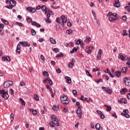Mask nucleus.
Segmentation results:
<instances>
[{
  "instance_id": "obj_44",
  "label": "nucleus",
  "mask_w": 130,
  "mask_h": 130,
  "mask_svg": "<svg viewBox=\"0 0 130 130\" xmlns=\"http://www.w3.org/2000/svg\"><path fill=\"white\" fill-rule=\"evenodd\" d=\"M26 20L27 21V22H29V23H31V22H32V19H31V18H30V17L27 16L26 17Z\"/></svg>"
},
{
  "instance_id": "obj_30",
  "label": "nucleus",
  "mask_w": 130,
  "mask_h": 130,
  "mask_svg": "<svg viewBox=\"0 0 130 130\" xmlns=\"http://www.w3.org/2000/svg\"><path fill=\"white\" fill-rule=\"evenodd\" d=\"M88 99L87 98H85L84 95H81V98H80V100L82 101H86Z\"/></svg>"
},
{
  "instance_id": "obj_57",
  "label": "nucleus",
  "mask_w": 130,
  "mask_h": 130,
  "mask_svg": "<svg viewBox=\"0 0 130 130\" xmlns=\"http://www.w3.org/2000/svg\"><path fill=\"white\" fill-rule=\"evenodd\" d=\"M76 62V60H75V58H72L71 63H73L74 64Z\"/></svg>"
},
{
  "instance_id": "obj_51",
  "label": "nucleus",
  "mask_w": 130,
  "mask_h": 130,
  "mask_svg": "<svg viewBox=\"0 0 130 130\" xmlns=\"http://www.w3.org/2000/svg\"><path fill=\"white\" fill-rule=\"evenodd\" d=\"M5 25L4 24H0V31H2L4 29Z\"/></svg>"
},
{
  "instance_id": "obj_62",
  "label": "nucleus",
  "mask_w": 130,
  "mask_h": 130,
  "mask_svg": "<svg viewBox=\"0 0 130 130\" xmlns=\"http://www.w3.org/2000/svg\"><path fill=\"white\" fill-rule=\"evenodd\" d=\"M125 9L127 10V12H128L129 10H130V7L128 6H126L125 7Z\"/></svg>"
},
{
  "instance_id": "obj_31",
  "label": "nucleus",
  "mask_w": 130,
  "mask_h": 130,
  "mask_svg": "<svg viewBox=\"0 0 130 130\" xmlns=\"http://www.w3.org/2000/svg\"><path fill=\"white\" fill-rule=\"evenodd\" d=\"M120 99L122 103H123L124 104H126L127 103V101H126V100L123 98H121Z\"/></svg>"
},
{
  "instance_id": "obj_53",
  "label": "nucleus",
  "mask_w": 130,
  "mask_h": 130,
  "mask_svg": "<svg viewBox=\"0 0 130 130\" xmlns=\"http://www.w3.org/2000/svg\"><path fill=\"white\" fill-rule=\"evenodd\" d=\"M85 52H87V53H88V54H91V53H92V50H88L87 51L86 50H85Z\"/></svg>"
},
{
  "instance_id": "obj_45",
  "label": "nucleus",
  "mask_w": 130,
  "mask_h": 130,
  "mask_svg": "<svg viewBox=\"0 0 130 130\" xmlns=\"http://www.w3.org/2000/svg\"><path fill=\"white\" fill-rule=\"evenodd\" d=\"M123 112L124 114H128V110L124 109L123 110Z\"/></svg>"
},
{
  "instance_id": "obj_18",
  "label": "nucleus",
  "mask_w": 130,
  "mask_h": 130,
  "mask_svg": "<svg viewBox=\"0 0 130 130\" xmlns=\"http://www.w3.org/2000/svg\"><path fill=\"white\" fill-rule=\"evenodd\" d=\"M126 92H127V89H126L125 88H122V89H121L120 90V93L122 95H124V94H125Z\"/></svg>"
},
{
  "instance_id": "obj_5",
  "label": "nucleus",
  "mask_w": 130,
  "mask_h": 130,
  "mask_svg": "<svg viewBox=\"0 0 130 130\" xmlns=\"http://www.w3.org/2000/svg\"><path fill=\"white\" fill-rule=\"evenodd\" d=\"M76 113L79 118H82L83 117V112H82V109H81V107H78L76 111Z\"/></svg>"
},
{
  "instance_id": "obj_6",
  "label": "nucleus",
  "mask_w": 130,
  "mask_h": 130,
  "mask_svg": "<svg viewBox=\"0 0 130 130\" xmlns=\"http://www.w3.org/2000/svg\"><path fill=\"white\" fill-rule=\"evenodd\" d=\"M13 82L12 81H5L4 83V87L6 88H8V87L13 85Z\"/></svg>"
},
{
  "instance_id": "obj_34",
  "label": "nucleus",
  "mask_w": 130,
  "mask_h": 130,
  "mask_svg": "<svg viewBox=\"0 0 130 130\" xmlns=\"http://www.w3.org/2000/svg\"><path fill=\"white\" fill-rule=\"evenodd\" d=\"M61 56H63V54H62L61 52H60L56 55V57H61Z\"/></svg>"
},
{
  "instance_id": "obj_15",
  "label": "nucleus",
  "mask_w": 130,
  "mask_h": 130,
  "mask_svg": "<svg viewBox=\"0 0 130 130\" xmlns=\"http://www.w3.org/2000/svg\"><path fill=\"white\" fill-rule=\"evenodd\" d=\"M16 52L17 53H18V54H20L21 52V45H20L19 44H18L17 46Z\"/></svg>"
},
{
  "instance_id": "obj_29",
  "label": "nucleus",
  "mask_w": 130,
  "mask_h": 130,
  "mask_svg": "<svg viewBox=\"0 0 130 130\" xmlns=\"http://www.w3.org/2000/svg\"><path fill=\"white\" fill-rule=\"evenodd\" d=\"M19 101L21 102V103L22 105H23L24 106H25V101H24V100H23V99L20 98H19Z\"/></svg>"
},
{
  "instance_id": "obj_19",
  "label": "nucleus",
  "mask_w": 130,
  "mask_h": 130,
  "mask_svg": "<svg viewBox=\"0 0 130 130\" xmlns=\"http://www.w3.org/2000/svg\"><path fill=\"white\" fill-rule=\"evenodd\" d=\"M118 58L119 59H121L122 61H123L125 59V58L123 55H121V53L119 54Z\"/></svg>"
},
{
  "instance_id": "obj_3",
  "label": "nucleus",
  "mask_w": 130,
  "mask_h": 130,
  "mask_svg": "<svg viewBox=\"0 0 130 130\" xmlns=\"http://www.w3.org/2000/svg\"><path fill=\"white\" fill-rule=\"evenodd\" d=\"M0 94L2 97L5 100H8L9 99V94L8 92L6 91L5 89L0 90Z\"/></svg>"
},
{
  "instance_id": "obj_12",
  "label": "nucleus",
  "mask_w": 130,
  "mask_h": 130,
  "mask_svg": "<svg viewBox=\"0 0 130 130\" xmlns=\"http://www.w3.org/2000/svg\"><path fill=\"white\" fill-rule=\"evenodd\" d=\"M115 8H120V3H119V0H115V3L113 4Z\"/></svg>"
},
{
  "instance_id": "obj_26",
  "label": "nucleus",
  "mask_w": 130,
  "mask_h": 130,
  "mask_svg": "<svg viewBox=\"0 0 130 130\" xmlns=\"http://www.w3.org/2000/svg\"><path fill=\"white\" fill-rule=\"evenodd\" d=\"M127 70H128L127 67H123L122 69L121 72H122V73L125 74L126 73V71H127Z\"/></svg>"
},
{
  "instance_id": "obj_16",
  "label": "nucleus",
  "mask_w": 130,
  "mask_h": 130,
  "mask_svg": "<svg viewBox=\"0 0 130 130\" xmlns=\"http://www.w3.org/2000/svg\"><path fill=\"white\" fill-rule=\"evenodd\" d=\"M66 79V83L67 84H71L72 83V79L69 76H66L64 78Z\"/></svg>"
},
{
  "instance_id": "obj_4",
  "label": "nucleus",
  "mask_w": 130,
  "mask_h": 130,
  "mask_svg": "<svg viewBox=\"0 0 130 130\" xmlns=\"http://www.w3.org/2000/svg\"><path fill=\"white\" fill-rule=\"evenodd\" d=\"M60 100L63 104H69L70 103V99L65 95L61 96Z\"/></svg>"
},
{
  "instance_id": "obj_64",
  "label": "nucleus",
  "mask_w": 130,
  "mask_h": 130,
  "mask_svg": "<svg viewBox=\"0 0 130 130\" xmlns=\"http://www.w3.org/2000/svg\"><path fill=\"white\" fill-rule=\"evenodd\" d=\"M126 64L128 65V68H130V61H127Z\"/></svg>"
},
{
  "instance_id": "obj_11",
  "label": "nucleus",
  "mask_w": 130,
  "mask_h": 130,
  "mask_svg": "<svg viewBox=\"0 0 130 130\" xmlns=\"http://www.w3.org/2000/svg\"><path fill=\"white\" fill-rule=\"evenodd\" d=\"M102 90H104V91H106L107 93H108V94H111L112 93V91L111 89H110L109 88L107 87L106 88V87L103 86L102 87Z\"/></svg>"
},
{
  "instance_id": "obj_56",
  "label": "nucleus",
  "mask_w": 130,
  "mask_h": 130,
  "mask_svg": "<svg viewBox=\"0 0 130 130\" xmlns=\"http://www.w3.org/2000/svg\"><path fill=\"white\" fill-rule=\"evenodd\" d=\"M43 75H44V76H48V72H46V71H44L43 72Z\"/></svg>"
},
{
  "instance_id": "obj_47",
  "label": "nucleus",
  "mask_w": 130,
  "mask_h": 130,
  "mask_svg": "<svg viewBox=\"0 0 130 130\" xmlns=\"http://www.w3.org/2000/svg\"><path fill=\"white\" fill-rule=\"evenodd\" d=\"M99 71V69L97 68H95L92 69V72H93V73H96V72H98Z\"/></svg>"
},
{
  "instance_id": "obj_36",
  "label": "nucleus",
  "mask_w": 130,
  "mask_h": 130,
  "mask_svg": "<svg viewBox=\"0 0 130 130\" xmlns=\"http://www.w3.org/2000/svg\"><path fill=\"white\" fill-rule=\"evenodd\" d=\"M121 115H123L124 116H125L126 118H129V117H130L129 115H128L127 114H124L123 113H121Z\"/></svg>"
},
{
  "instance_id": "obj_17",
  "label": "nucleus",
  "mask_w": 130,
  "mask_h": 130,
  "mask_svg": "<svg viewBox=\"0 0 130 130\" xmlns=\"http://www.w3.org/2000/svg\"><path fill=\"white\" fill-rule=\"evenodd\" d=\"M60 19L61 20L62 23H67V20H68V19L66 17V16L61 15Z\"/></svg>"
},
{
  "instance_id": "obj_32",
  "label": "nucleus",
  "mask_w": 130,
  "mask_h": 130,
  "mask_svg": "<svg viewBox=\"0 0 130 130\" xmlns=\"http://www.w3.org/2000/svg\"><path fill=\"white\" fill-rule=\"evenodd\" d=\"M50 41L52 44H55V43H56V41H55V40L53 39V38H52L50 39Z\"/></svg>"
},
{
  "instance_id": "obj_50",
  "label": "nucleus",
  "mask_w": 130,
  "mask_h": 130,
  "mask_svg": "<svg viewBox=\"0 0 130 130\" xmlns=\"http://www.w3.org/2000/svg\"><path fill=\"white\" fill-rule=\"evenodd\" d=\"M10 119L11 121H13V120H14V115L13 114H11L10 115Z\"/></svg>"
},
{
  "instance_id": "obj_59",
  "label": "nucleus",
  "mask_w": 130,
  "mask_h": 130,
  "mask_svg": "<svg viewBox=\"0 0 130 130\" xmlns=\"http://www.w3.org/2000/svg\"><path fill=\"white\" fill-rule=\"evenodd\" d=\"M105 73H106V74H109V73H110V70H109V68H107L105 71Z\"/></svg>"
},
{
  "instance_id": "obj_14",
  "label": "nucleus",
  "mask_w": 130,
  "mask_h": 130,
  "mask_svg": "<svg viewBox=\"0 0 130 130\" xmlns=\"http://www.w3.org/2000/svg\"><path fill=\"white\" fill-rule=\"evenodd\" d=\"M2 60H3V61H6V60H7V61H11V58H10L9 56H3L2 57Z\"/></svg>"
},
{
  "instance_id": "obj_41",
  "label": "nucleus",
  "mask_w": 130,
  "mask_h": 130,
  "mask_svg": "<svg viewBox=\"0 0 130 130\" xmlns=\"http://www.w3.org/2000/svg\"><path fill=\"white\" fill-rule=\"evenodd\" d=\"M74 63L70 62L69 65H68L69 68V69H73V68H74Z\"/></svg>"
},
{
  "instance_id": "obj_27",
  "label": "nucleus",
  "mask_w": 130,
  "mask_h": 130,
  "mask_svg": "<svg viewBox=\"0 0 130 130\" xmlns=\"http://www.w3.org/2000/svg\"><path fill=\"white\" fill-rule=\"evenodd\" d=\"M85 72L87 76H88V77H90V78H93V76L92 75V74H90V72H89L88 70H86Z\"/></svg>"
},
{
  "instance_id": "obj_54",
  "label": "nucleus",
  "mask_w": 130,
  "mask_h": 130,
  "mask_svg": "<svg viewBox=\"0 0 130 130\" xmlns=\"http://www.w3.org/2000/svg\"><path fill=\"white\" fill-rule=\"evenodd\" d=\"M122 19L123 21H126V20H127V18L126 17V16H122Z\"/></svg>"
},
{
  "instance_id": "obj_63",
  "label": "nucleus",
  "mask_w": 130,
  "mask_h": 130,
  "mask_svg": "<svg viewBox=\"0 0 130 130\" xmlns=\"http://www.w3.org/2000/svg\"><path fill=\"white\" fill-rule=\"evenodd\" d=\"M95 82H96V83H98V84H99V83H100V82H102V79H100L98 80H95Z\"/></svg>"
},
{
  "instance_id": "obj_43",
  "label": "nucleus",
  "mask_w": 130,
  "mask_h": 130,
  "mask_svg": "<svg viewBox=\"0 0 130 130\" xmlns=\"http://www.w3.org/2000/svg\"><path fill=\"white\" fill-rule=\"evenodd\" d=\"M72 93L74 96H77V95H78V92H77V90H73Z\"/></svg>"
},
{
  "instance_id": "obj_58",
  "label": "nucleus",
  "mask_w": 130,
  "mask_h": 130,
  "mask_svg": "<svg viewBox=\"0 0 130 130\" xmlns=\"http://www.w3.org/2000/svg\"><path fill=\"white\" fill-rule=\"evenodd\" d=\"M97 59H98L99 60H100V59H101V55L98 54L97 55L96 57Z\"/></svg>"
},
{
  "instance_id": "obj_8",
  "label": "nucleus",
  "mask_w": 130,
  "mask_h": 130,
  "mask_svg": "<svg viewBox=\"0 0 130 130\" xmlns=\"http://www.w3.org/2000/svg\"><path fill=\"white\" fill-rule=\"evenodd\" d=\"M46 15H47V18H45L44 19V21H45L46 22H47L48 24L51 23V20L49 18H50V14L47 13H46Z\"/></svg>"
},
{
  "instance_id": "obj_38",
  "label": "nucleus",
  "mask_w": 130,
  "mask_h": 130,
  "mask_svg": "<svg viewBox=\"0 0 130 130\" xmlns=\"http://www.w3.org/2000/svg\"><path fill=\"white\" fill-rule=\"evenodd\" d=\"M1 21L5 24V25H8V24H9V21L3 19V18H1Z\"/></svg>"
},
{
  "instance_id": "obj_37",
  "label": "nucleus",
  "mask_w": 130,
  "mask_h": 130,
  "mask_svg": "<svg viewBox=\"0 0 130 130\" xmlns=\"http://www.w3.org/2000/svg\"><path fill=\"white\" fill-rule=\"evenodd\" d=\"M82 42H83V41H82L81 39H78L76 42V44H77V45H79V44H81Z\"/></svg>"
},
{
  "instance_id": "obj_46",
  "label": "nucleus",
  "mask_w": 130,
  "mask_h": 130,
  "mask_svg": "<svg viewBox=\"0 0 130 130\" xmlns=\"http://www.w3.org/2000/svg\"><path fill=\"white\" fill-rule=\"evenodd\" d=\"M72 29H68L67 30L66 33H67V34H69V35H71V34H72Z\"/></svg>"
},
{
  "instance_id": "obj_2",
  "label": "nucleus",
  "mask_w": 130,
  "mask_h": 130,
  "mask_svg": "<svg viewBox=\"0 0 130 130\" xmlns=\"http://www.w3.org/2000/svg\"><path fill=\"white\" fill-rule=\"evenodd\" d=\"M16 5H17V2H16L15 0H10L9 6H5V8H7V9H8L9 10H12L13 8L16 7Z\"/></svg>"
},
{
  "instance_id": "obj_28",
  "label": "nucleus",
  "mask_w": 130,
  "mask_h": 130,
  "mask_svg": "<svg viewBox=\"0 0 130 130\" xmlns=\"http://www.w3.org/2000/svg\"><path fill=\"white\" fill-rule=\"evenodd\" d=\"M91 41V38L89 37H86L85 39V42L86 43H89Z\"/></svg>"
},
{
  "instance_id": "obj_61",
  "label": "nucleus",
  "mask_w": 130,
  "mask_h": 130,
  "mask_svg": "<svg viewBox=\"0 0 130 130\" xmlns=\"http://www.w3.org/2000/svg\"><path fill=\"white\" fill-rule=\"evenodd\" d=\"M39 42H43V41H45V40H44V39L41 38L39 40Z\"/></svg>"
},
{
  "instance_id": "obj_40",
  "label": "nucleus",
  "mask_w": 130,
  "mask_h": 130,
  "mask_svg": "<svg viewBox=\"0 0 130 130\" xmlns=\"http://www.w3.org/2000/svg\"><path fill=\"white\" fill-rule=\"evenodd\" d=\"M53 51H54V52L55 53H57V52H59V49L55 48L53 49Z\"/></svg>"
},
{
  "instance_id": "obj_7",
  "label": "nucleus",
  "mask_w": 130,
  "mask_h": 130,
  "mask_svg": "<svg viewBox=\"0 0 130 130\" xmlns=\"http://www.w3.org/2000/svg\"><path fill=\"white\" fill-rule=\"evenodd\" d=\"M19 44L23 47H30V43L27 41L19 42Z\"/></svg>"
},
{
  "instance_id": "obj_13",
  "label": "nucleus",
  "mask_w": 130,
  "mask_h": 130,
  "mask_svg": "<svg viewBox=\"0 0 130 130\" xmlns=\"http://www.w3.org/2000/svg\"><path fill=\"white\" fill-rule=\"evenodd\" d=\"M42 12H45V15H46L47 14V11H48V9L46 8V6L45 5H43L41 8Z\"/></svg>"
},
{
  "instance_id": "obj_52",
  "label": "nucleus",
  "mask_w": 130,
  "mask_h": 130,
  "mask_svg": "<svg viewBox=\"0 0 130 130\" xmlns=\"http://www.w3.org/2000/svg\"><path fill=\"white\" fill-rule=\"evenodd\" d=\"M48 82H49V83L51 85V86H52V85L53 84V82H52V80H51V79H50V78H49V80Z\"/></svg>"
},
{
  "instance_id": "obj_22",
  "label": "nucleus",
  "mask_w": 130,
  "mask_h": 130,
  "mask_svg": "<svg viewBox=\"0 0 130 130\" xmlns=\"http://www.w3.org/2000/svg\"><path fill=\"white\" fill-rule=\"evenodd\" d=\"M95 128L97 130H103V128L102 127H100V124H99V123H97L95 125Z\"/></svg>"
},
{
  "instance_id": "obj_49",
  "label": "nucleus",
  "mask_w": 130,
  "mask_h": 130,
  "mask_svg": "<svg viewBox=\"0 0 130 130\" xmlns=\"http://www.w3.org/2000/svg\"><path fill=\"white\" fill-rule=\"evenodd\" d=\"M16 24L19 25V26H20V27L24 26V24H23V23H19V22H16Z\"/></svg>"
},
{
  "instance_id": "obj_10",
  "label": "nucleus",
  "mask_w": 130,
  "mask_h": 130,
  "mask_svg": "<svg viewBox=\"0 0 130 130\" xmlns=\"http://www.w3.org/2000/svg\"><path fill=\"white\" fill-rule=\"evenodd\" d=\"M26 10L27 12H29V13H35V12H36V9L32 7H27Z\"/></svg>"
},
{
  "instance_id": "obj_55",
  "label": "nucleus",
  "mask_w": 130,
  "mask_h": 130,
  "mask_svg": "<svg viewBox=\"0 0 130 130\" xmlns=\"http://www.w3.org/2000/svg\"><path fill=\"white\" fill-rule=\"evenodd\" d=\"M49 80V78H45L43 80V82H44V83H47V82H48Z\"/></svg>"
},
{
  "instance_id": "obj_35",
  "label": "nucleus",
  "mask_w": 130,
  "mask_h": 130,
  "mask_svg": "<svg viewBox=\"0 0 130 130\" xmlns=\"http://www.w3.org/2000/svg\"><path fill=\"white\" fill-rule=\"evenodd\" d=\"M34 99L36 101H39V96L37 94H34Z\"/></svg>"
},
{
  "instance_id": "obj_9",
  "label": "nucleus",
  "mask_w": 130,
  "mask_h": 130,
  "mask_svg": "<svg viewBox=\"0 0 130 130\" xmlns=\"http://www.w3.org/2000/svg\"><path fill=\"white\" fill-rule=\"evenodd\" d=\"M124 83L125 84L126 86H128V87H130V79L129 78L127 77H125L123 79Z\"/></svg>"
},
{
  "instance_id": "obj_60",
  "label": "nucleus",
  "mask_w": 130,
  "mask_h": 130,
  "mask_svg": "<svg viewBox=\"0 0 130 130\" xmlns=\"http://www.w3.org/2000/svg\"><path fill=\"white\" fill-rule=\"evenodd\" d=\"M3 76H5V73L3 71H0V77H3Z\"/></svg>"
},
{
  "instance_id": "obj_21",
  "label": "nucleus",
  "mask_w": 130,
  "mask_h": 130,
  "mask_svg": "<svg viewBox=\"0 0 130 130\" xmlns=\"http://www.w3.org/2000/svg\"><path fill=\"white\" fill-rule=\"evenodd\" d=\"M104 106L107 107L106 111H107V112H109L111 111L112 108H111V106H107V105H104Z\"/></svg>"
},
{
  "instance_id": "obj_25",
  "label": "nucleus",
  "mask_w": 130,
  "mask_h": 130,
  "mask_svg": "<svg viewBox=\"0 0 130 130\" xmlns=\"http://www.w3.org/2000/svg\"><path fill=\"white\" fill-rule=\"evenodd\" d=\"M52 109H53V110H55V111H57L59 110V108L58 107V106H56L55 105H53Z\"/></svg>"
},
{
  "instance_id": "obj_1",
  "label": "nucleus",
  "mask_w": 130,
  "mask_h": 130,
  "mask_svg": "<svg viewBox=\"0 0 130 130\" xmlns=\"http://www.w3.org/2000/svg\"><path fill=\"white\" fill-rule=\"evenodd\" d=\"M51 119L53 121L49 123L51 127H54V125L56 126H59V122H58V119H57L56 116L54 115L51 116Z\"/></svg>"
},
{
  "instance_id": "obj_48",
  "label": "nucleus",
  "mask_w": 130,
  "mask_h": 130,
  "mask_svg": "<svg viewBox=\"0 0 130 130\" xmlns=\"http://www.w3.org/2000/svg\"><path fill=\"white\" fill-rule=\"evenodd\" d=\"M31 112L34 115H35L37 114V111L36 110H32Z\"/></svg>"
},
{
  "instance_id": "obj_20",
  "label": "nucleus",
  "mask_w": 130,
  "mask_h": 130,
  "mask_svg": "<svg viewBox=\"0 0 130 130\" xmlns=\"http://www.w3.org/2000/svg\"><path fill=\"white\" fill-rule=\"evenodd\" d=\"M78 48H79V47H74L73 48L72 50H71L70 51V53H72V54L75 53V52H76V51H78Z\"/></svg>"
},
{
  "instance_id": "obj_42",
  "label": "nucleus",
  "mask_w": 130,
  "mask_h": 130,
  "mask_svg": "<svg viewBox=\"0 0 130 130\" xmlns=\"http://www.w3.org/2000/svg\"><path fill=\"white\" fill-rule=\"evenodd\" d=\"M19 86H26V83L23 81H21L19 83Z\"/></svg>"
},
{
  "instance_id": "obj_23",
  "label": "nucleus",
  "mask_w": 130,
  "mask_h": 130,
  "mask_svg": "<svg viewBox=\"0 0 130 130\" xmlns=\"http://www.w3.org/2000/svg\"><path fill=\"white\" fill-rule=\"evenodd\" d=\"M115 75L117 78H120V76H121V72L118 71L115 73Z\"/></svg>"
},
{
  "instance_id": "obj_24",
  "label": "nucleus",
  "mask_w": 130,
  "mask_h": 130,
  "mask_svg": "<svg viewBox=\"0 0 130 130\" xmlns=\"http://www.w3.org/2000/svg\"><path fill=\"white\" fill-rule=\"evenodd\" d=\"M118 18L117 17H110L109 18V20L110 21V22H112L113 21H116V20H118Z\"/></svg>"
},
{
  "instance_id": "obj_39",
  "label": "nucleus",
  "mask_w": 130,
  "mask_h": 130,
  "mask_svg": "<svg viewBox=\"0 0 130 130\" xmlns=\"http://www.w3.org/2000/svg\"><path fill=\"white\" fill-rule=\"evenodd\" d=\"M122 35H123V36H127V35H128V34L126 31V30H123Z\"/></svg>"
},
{
  "instance_id": "obj_33",
  "label": "nucleus",
  "mask_w": 130,
  "mask_h": 130,
  "mask_svg": "<svg viewBox=\"0 0 130 130\" xmlns=\"http://www.w3.org/2000/svg\"><path fill=\"white\" fill-rule=\"evenodd\" d=\"M31 33L32 36H35V35H36V31L34 29H31Z\"/></svg>"
}]
</instances>
